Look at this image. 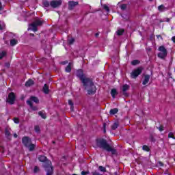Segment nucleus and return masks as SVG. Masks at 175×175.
I'll return each instance as SVG.
<instances>
[{
	"label": "nucleus",
	"mask_w": 175,
	"mask_h": 175,
	"mask_svg": "<svg viewBox=\"0 0 175 175\" xmlns=\"http://www.w3.org/2000/svg\"><path fill=\"white\" fill-rule=\"evenodd\" d=\"M34 129L36 131V132H40V127H39V126H35Z\"/></svg>",
	"instance_id": "obj_42"
},
{
	"label": "nucleus",
	"mask_w": 175,
	"mask_h": 175,
	"mask_svg": "<svg viewBox=\"0 0 175 175\" xmlns=\"http://www.w3.org/2000/svg\"><path fill=\"white\" fill-rule=\"evenodd\" d=\"M7 102L10 103V105H14V102H16V94H14V92H11L10 93H9Z\"/></svg>",
	"instance_id": "obj_8"
},
{
	"label": "nucleus",
	"mask_w": 175,
	"mask_h": 175,
	"mask_svg": "<svg viewBox=\"0 0 175 175\" xmlns=\"http://www.w3.org/2000/svg\"><path fill=\"white\" fill-rule=\"evenodd\" d=\"M163 165H164V164H163L161 161H159V166L163 167Z\"/></svg>",
	"instance_id": "obj_49"
},
{
	"label": "nucleus",
	"mask_w": 175,
	"mask_h": 175,
	"mask_svg": "<svg viewBox=\"0 0 175 175\" xmlns=\"http://www.w3.org/2000/svg\"><path fill=\"white\" fill-rule=\"evenodd\" d=\"M31 100V102H34V103H39V98H38V97L35 96H31L30 97V100Z\"/></svg>",
	"instance_id": "obj_17"
},
{
	"label": "nucleus",
	"mask_w": 175,
	"mask_h": 175,
	"mask_svg": "<svg viewBox=\"0 0 175 175\" xmlns=\"http://www.w3.org/2000/svg\"><path fill=\"white\" fill-rule=\"evenodd\" d=\"M157 129H159L160 132H163V125H160L159 127H157Z\"/></svg>",
	"instance_id": "obj_38"
},
{
	"label": "nucleus",
	"mask_w": 175,
	"mask_h": 175,
	"mask_svg": "<svg viewBox=\"0 0 175 175\" xmlns=\"http://www.w3.org/2000/svg\"><path fill=\"white\" fill-rule=\"evenodd\" d=\"M158 10L159 12H165V10H166V7L161 4L158 7Z\"/></svg>",
	"instance_id": "obj_24"
},
{
	"label": "nucleus",
	"mask_w": 175,
	"mask_h": 175,
	"mask_svg": "<svg viewBox=\"0 0 175 175\" xmlns=\"http://www.w3.org/2000/svg\"><path fill=\"white\" fill-rule=\"evenodd\" d=\"M3 10V7L2 6V2L0 1V11Z\"/></svg>",
	"instance_id": "obj_47"
},
{
	"label": "nucleus",
	"mask_w": 175,
	"mask_h": 175,
	"mask_svg": "<svg viewBox=\"0 0 175 175\" xmlns=\"http://www.w3.org/2000/svg\"><path fill=\"white\" fill-rule=\"evenodd\" d=\"M35 144L30 143V144L27 147V148H29V151H33L35 150Z\"/></svg>",
	"instance_id": "obj_23"
},
{
	"label": "nucleus",
	"mask_w": 175,
	"mask_h": 175,
	"mask_svg": "<svg viewBox=\"0 0 175 175\" xmlns=\"http://www.w3.org/2000/svg\"><path fill=\"white\" fill-rule=\"evenodd\" d=\"M96 145L99 147V148H103V150H105L108 152H111L113 155L117 152V150L107 144V140L103 139V138H100L97 139L96 140Z\"/></svg>",
	"instance_id": "obj_2"
},
{
	"label": "nucleus",
	"mask_w": 175,
	"mask_h": 175,
	"mask_svg": "<svg viewBox=\"0 0 175 175\" xmlns=\"http://www.w3.org/2000/svg\"><path fill=\"white\" fill-rule=\"evenodd\" d=\"M170 20H172V18H166L167 23H170Z\"/></svg>",
	"instance_id": "obj_48"
},
{
	"label": "nucleus",
	"mask_w": 175,
	"mask_h": 175,
	"mask_svg": "<svg viewBox=\"0 0 175 175\" xmlns=\"http://www.w3.org/2000/svg\"><path fill=\"white\" fill-rule=\"evenodd\" d=\"M117 128H118V123L114 122L113 124L111 126V129H113V131H116Z\"/></svg>",
	"instance_id": "obj_30"
},
{
	"label": "nucleus",
	"mask_w": 175,
	"mask_h": 175,
	"mask_svg": "<svg viewBox=\"0 0 175 175\" xmlns=\"http://www.w3.org/2000/svg\"><path fill=\"white\" fill-rule=\"evenodd\" d=\"M42 91L44 92V94H49V92H50V89L49 88V85H46V83H45L43 86L42 88Z\"/></svg>",
	"instance_id": "obj_15"
},
{
	"label": "nucleus",
	"mask_w": 175,
	"mask_h": 175,
	"mask_svg": "<svg viewBox=\"0 0 175 175\" xmlns=\"http://www.w3.org/2000/svg\"><path fill=\"white\" fill-rule=\"evenodd\" d=\"M157 39H162V36H161V35H157Z\"/></svg>",
	"instance_id": "obj_50"
},
{
	"label": "nucleus",
	"mask_w": 175,
	"mask_h": 175,
	"mask_svg": "<svg viewBox=\"0 0 175 175\" xmlns=\"http://www.w3.org/2000/svg\"><path fill=\"white\" fill-rule=\"evenodd\" d=\"M27 104L31 108V109L33 111H36V110H38V107H35L33 106V104L32 103V101L27 100Z\"/></svg>",
	"instance_id": "obj_13"
},
{
	"label": "nucleus",
	"mask_w": 175,
	"mask_h": 175,
	"mask_svg": "<svg viewBox=\"0 0 175 175\" xmlns=\"http://www.w3.org/2000/svg\"><path fill=\"white\" fill-rule=\"evenodd\" d=\"M118 113V109L117 108L111 109L109 111V114L111 116H114V114H117Z\"/></svg>",
	"instance_id": "obj_19"
},
{
	"label": "nucleus",
	"mask_w": 175,
	"mask_h": 175,
	"mask_svg": "<svg viewBox=\"0 0 175 175\" xmlns=\"http://www.w3.org/2000/svg\"><path fill=\"white\" fill-rule=\"evenodd\" d=\"M150 142H152V143H155V142H156V139H154V136H152V135H150Z\"/></svg>",
	"instance_id": "obj_40"
},
{
	"label": "nucleus",
	"mask_w": 175,
	"mask_h": 175,
	"mask_svg": "<svg viewBox=\"0 0 175 175\" xmlns=\"http://www.w3.org/2000/svg\"><path fill=\"white\" fill-rule=\"evenodd\" d=\"M42 25H43V21L40 19H37L30 25V27H31V29L33 32H36L38 31V27H40Z\"/></svg>",
	"instance_id": "obj_6"
},
{
	"label": "nucleus",
	"mask_w": 175,
	"mask_h": 175,
	"mask_svg": "<svg viewBox=\"0 0 175 175\" xmlns=\"http://www.w3.org/2000/svg\"><path fill=\"white\" fill-rule=\"evenodd\" d=\"M5 68H10V63H9V62L5 63Z\"/></svg>",
	"instance_id": "obj_46"
},
{
	"label": "nucleus",
	"mask_w": 175,
	"mask_h": 175,
	"mask_svg": "<svg viewBox=\"0 0 175 175\" xmlns=\"http://www.w3.org/2000/svg\"><path fill=\"white\" fill-rule=\"evenodd\" d=\"M38 115L40 117L42 118L44 120H46L47 118V116H46V113H44L43 111H40L38 112Z\"/></svg>",
	"instance_id": "obj_25"
},
{
	"label": "nucleus",
	"mask_w": 175,
	"mask_h": 175,
	"mask_svg": "<svg viewBox=\"0 0 175 175\" xmlns=\"http://www.w3.org/2000/svg\"><path fill=\"white\" fill-rule=\"evenodd\" d=\"M5 55H6V52L3 51L0 53V59H2V58H3V57H5Z\"/></svg>",
	"instance_id": "obj_34"
},
{
	"label": "nucleus",
	"mask_w": 175,
	"mask_h": 175,
	"mask_svg": "<svg viewBox=\"0 0 175 175\" xmlns=\"http://www.w3.org/2000/svg\"><path fill=\"white\" fill-rule=\"evenodd\" d=\"M38 161L40 162H44V167L46 172V175H53L54 174V167L51 166V161L47 160V157L44 155H41L38 157Z\"/></svg>",
	"instance_id": "obj_3"
},
{
	"label": "nucleus",
	"mask_w": 175,
	"mask_h": 175,
	"mask_svg": "<svg viewBox=\"0 0 175 175\" xmlns=\"http://www.w3.org/2000/svg\"><path fill=\"white\" fill-rule=\"evenodd\" d=\"M18 135L16 133H14V137H15V139H16V137H18Z\"/></svg>",
	"instance_id": "obj_54"
},
{
	"label": "nucleus",
	"mask_w": 175,
	"mask_h": 175,
	"mask_svg": "<svg viewBox=\"0 0 175 175\" xmlns=\"http://www.w3.org/2000/svg\"><path fill=\"white\" fill-rule=\"evenodd\" d=\"M22 143L23 146H25V147H28V146H29L32 143V140L31 139V138H29V137L25 136L22 138Z\"/></svg>",
	"instance_id": "obj_9"
},
{
	"label": "nucleus",
	"mask_w": 175,
	"mask_h": 175,
	"mask_svg": "<svg viewBox=\"0 0 175 175\" xmlns=\"http://www.w3.org/2000/svg\"><path fill=\"white\" fill-rule=\"evenodd\" d=\"M129 85L128 84H124L122 86V90L124 92L123 95H124V96H128V93H126V91H128V90H129Z\"/></svg>",
	"instance_id": "obj_12"
},
{
	"label": "nucleus",
	"mask_w": 175,
	"mask_h": 175,
	"mask_svg": "<svg viewBox=\"0 0 175 175\" xmlns=\"http://www.w3.org/2000/svg\"><path fill=\"white\" fill-rule=\"evenodd\" d=\"M81 175H87V174H90V171H82L81 172Z\"/></svg>",
	"instance_id": "obj_41"
},
{
	"label": "nucleus",
	"mask_w": 175,
	"mask_h": 175,
	"mask_svg": "<svg viewBox=\"0 0 175 175\" xmlns=\"http://www.w3.org/2000/svg\"><path fill=\"white\" fill-rule=\"evenodd\" d=\"M42 5L44 8H49L50 6V2L48 0L42 1Z\"/></svg>",
	"instance_id": "obj_21"
},
{
	"label": "nucleus",
	"mask_w": 175,
	"mask_h": 175,
	"mask_svg": "<svg viewBox=\"0 0 175 175\" xmlns=\"http://www.w3.org/2000/svg\"><path fill=\"white\" fill-rule=\"evenodd\" d=\"M143 72V67H138L133 70L131 73V79H137Z\"/></svg>",
	"instance_id": "obj_5"
},
{
	"label": "nucleus",
	"mask_w": 175,
	"mask_h": 175,
	"mask_svg": "<svg viewBox=\"0 0 175 175\" xmlns=\"http://www.w3.org/2000/svg\"><path fill=\"white\" fill-rule=\"evenodd\" d=\"M77 5H79V1H68V10H72V9H75V8L77 6Z\"/></svg>",
	"instance_id": "obj_11"
},
{
	"label": "nucleus",
	"mask_w": 175,
	"mask_h": 175,
	"mask_svg": "<svg viewBox=\"0 0 175 175\" xmlns=\"http://www.w3.org/2000/svg\"><path fill=\"white\" fill-rule=\"evenodd\" d=\"M118 94V92H117L116 89H112L111 90V95L112 98H116V95H117Z\"/></svg>",
	"instance_id": "obj_22"
},
{
	"label": "nucleus",
	"mask_w": 175,
	"mask_h": 175,
	"mask_svg": "<svg viewBox=\"0 0 175 175\" xmlns=\"http://www.w3.org/2000/svg\"><path fill=\"white\" fill-rule=\"evenodd\" d=\"M92 175H102L100 174L99 172H98L97 171H94L92 172Z\"/></svg>",
	"instance_id": "obj_45"
},
{
	"label": "nucleus",
	"mask_w": 175,
	"mask_h": 175,
	"mask_svg": "<svg viewBox=\"0 0 175 175\" xmlns=\"http://www.w3.org/2000/svg\"><path fill=\"white\" fill-rule=\"evenodd\" d=\"M40 170L39 169V167L35 166L33 169V173L36 174L38 173Z\"/></svg>",
	"instance_id": "obj_35"
},
{
	"label": "nucleus",
	"mask_w": 175,
	"mask_h": 175,
	"mask_svg": "<svg viewBox=\"0 0 175 175\" xmlns=\"http://www.w3.org/2000/svg\"><path fill=\"white\" fill-rule=\"evenodd\" d=\"M139 64H140V61L135 59V60H133L131 62V65H133V66H136V65H139Z\"/></svg>",
	"instance_id": "obj_28"
},
{
	"label": "nucleus",
	"mask_w": 175,
	"mask_h": 175,
	"mask_svg": "<svg viewBox=\"0 0 175 175\" xmlns=\"http://www.w3.org/2000/svg\"><path fill=\"white\" fill-rule=\"evenodd\" d=\"M120 9L122 10H125V9H126V4H122L120 6Z\"/></svg>",
	"instance_id": "obj_39"
},
{
	"label": "nucleus",
	"mask_w": 175,
	"mask_h": 175,
	"mask_svg": "<svg viewBox=\"0 0 175 175\" xmlns=\"http://www.w3.org/2000/svg\"><path fill=\"white\" fill-rule=\"evenodd\" d=\"M103 133H106V123L103 124Z\"/></svg>",
	"instance_id": "obj_44"
},
{
	"label": "nucleus",
	"mask_w": 175,
	"mask_h": 175,
	"mask_svg": "<svg viewBox=\"0 0 175 175\" xmlns=\"http://www.w3.org/2000/svg\"><path fill=\"white\" fill-rule=\"evenodd\" d=\"M74 109H75L74 105H72V107L70 106V110H71V111H73Z\"/></svg>",
	"instance_id": "obj_52"
},
{
	"label": "nucleus",
	"mask_w": 175,
	"mask_h": 175,
	"mask_svg": "<svg viewBox=\"0 0 175 175\" xmlns=\"http://www.w3.org/2000/svg\"><path fill=\"white\" fill-rule=\"evenodd\" d=\"M149 1H152V0H149Z\"/></svg>",
	"instance_id": "obj_58"
},
{
	"label": "nucleus",
	"mask_w": 175,
	"mask_h": 175,
	"mask_svg": "<svg viewBox=\"0 0 175 175\" xmlns=\"http://www.w3.org/2000/svg\"><path fill=\"white\" fill-rule=\"evenodd\" d=\"M159 51H160V53L157 54L158 58H160L161 59H165V58L167 57V50L166 48H165V46H160L159 47Z\"/></svg>",
	"instance_id": "obj_4"
},
{
	"label": "nucleus",
	"mask_w": 175,
	"mask_h": 175,
	"mask_svg": "<svg viewBox=\"0 0 175 175\" xmlns=\"http://www.w3.org/2000/svg\"><path fill=\"white\" fill-rule=\"evenodd\" d=\"M124 32H125V29H118V30L116 31V33H117V36H121L124 35Z\"/></svg>",
	"instance_id": "obj_20"
},
{
	"label": "nucleus",
	"mask_w": 175,
	"mask_h": 175,
	"mask_svg": "<svg viewBox=\"0 0 175 175\" xmlns=\"http://www.w3.org/2000/svg\"><path fill=\"white\" fill-rule=\"evenodd\" d=\"M69 44H73L75 43V38H72L71 39L68 40Z\"/></svg>",
	"instance_id": "obj_37"
},
{
	"label": "nucleus",
	"mask_w": 175,
	"mask_h": 175,
	"mask_svg": "<svg viewBox=\"0 0 175 175\" xmlns=\"http://www.w3.org/2000/svg\"><path fill=\"white\" fill-rule=\"evenodd\" d=\"M172 42H173L174 43H175V36H173V37L172 38Z\"/></svg>",
	"instance_id": "obj_51"
},
{
	"label": "nucleus",
	"mask_w": 175,
	"mask_h": 175,
	"mask_svg": "<svg viewBox=\"0 0 175 175\" xmlns=\"http://www.w3.org/2000/svg\"><path fill=\"white\" fill-rule=\"evenodd\" d=\"M168 138L175 140L174 133H173V132H170L168 134Z\"/></svg>",
	"instance_id": "obj_31"
},
{
	"label": "nucleus",
	"mask_w": 175,
	"mask_h": 175,
	"mask_svg": "<svg viewBox=\"0 0 175 175\" xmlns=\"http://www.w3.org/2000/svg\"><path fill=\"white\" fill-rule=\"evenodd\" d=\"M65 71L67 72V73H70V72H72V63L70 62V64H68L65 68Z\"/></svg>",
	"instance_id": "obj_18"
},
{
	"label": "nucleus",
	"mask_w": 175,
	"mask_h": 175,
	"mask_svg": "<svg viewBox=\"0 0 175 175\" xmlns=\"http://www.w3.org/2000/svg\"><path fill=\"white\" fill-rule=\"evenodd\" d=\"M62 5V0H52L50 1V6L53 8V9H57V8H59Z\"/></svg>",
	"instance_id": "obj_7"
},
{
	"label": "nucleus",
	"mask_w": 175,
	"mask_h": 175,
	"mask_svg": "<svg viewBox=\"0 0 175 175\" xmlns=\"http://www.w3.org/2000/svg\"><path fill=\"white\" fill-rule=\"evenodd\" d=\"M66 64H68V61L62 62V64H63V65H65Z\"/></svg>",
	"instance_id": "obj_53"
},
{
	"label": "nucleus",
	"mask_w": 175,
	"mask_h": 175,
	"mask_svg": "<svg viewBox=\"0 0 175 175\" xmlns=\"http://www.w3.org/2000/svg\"><path fill=\"white\" fill-rule=\"evenodd\" d=\"M13 121L15 124H20V120L18 118H14Z\"/></svg>",
	"instance_id": "obj_36"
},
{
	"label": "nucleus",
	"mask_w": 175,
	"mask_h": 175,
	"mask_svg": "<svg viewBox=\"0 0 175 175\" xmlns=\"http://www.w3.org/2000/svg\"><path fill=\"white\" fill-rule=\"evenodd\" d=\"M98 169H99L100 172H103V173H106V167H105L102 165H100L98 167Z\"/></svg>",
	"instance_id": "obj_32"
},
{
	"label": "nucleus",
	"mask_w": 175,
	"mask_h": 175,
	"mask_svg": "<svg viewBox=\"0 0 175 175\" xmlns=\"http://www.w3.org/2000/svg\"><path fill=\"white\" fill-rule=\"evenodd\" d=\"M52 143H53V144H55V141H53Z\"/></svg>",
	"instance_id": "obj_57"
},
{
	"label": "nucleus",
	"mask_w": 175,
	"mask_h": 175,
	"mask_svg": "<svg viewBox=\"0 0 175 175\" xmlns=\"http://www.w3.org/2000/svg\"><path fill=\"white\" fill-rule=\"evenodd\" d=\"M11 133L10 131H9V129H5V137H7V139H9V137L10 136Z\"/></svg>",
	"instance_id": "obj_27"
},
{
	"label": "nucleus",
	"mask_w": 175,
	"mask_h": 175,
	"mask_svg": "<svg viewBox=\"0 0 175 175\" xmlns=\"http://www.w3.org/2000/svg\"><path fill=\"white\" fill-rule=\"evenodd\" d=\"M35 84V82L32 79H29L27 81L25 82V87H31V85H33Z\"/></svg>",
	"instance_id": "obj_16"
},
{
	"label": "nucleus",
	"mask_w": 175,
	"mask_h": 175,
	"mask_svg": "<svg viewBox=\"0 0 175 175\" xmlns=\"http://www.w3.org/2000/svg\"><path fill=\"white\" fill-rule=\"evenodd\" d=\"M103 9H104V10H106V12H110V8H109V6H107L106 4L103 5Z\"/></svg>",
	"instance_id": "obj_33"
},
{
	"label": "nucleus",
	"mask_w": 175,
	"mask_h": 175,
	"mask_svg": "<svg viewBox=\"0 0 175 175\" xmlns=\"http://www.w3.org/2000/svg\"><path fill=\"white\" fill-rule=\"evenodd\" d=\"M0 29H1V30L3 29L2 25H0Z\"/></svg>",
	"instance_id": "obj_56"
},
{
	"label": "nucleus",
	"mask_w": 175,
	"mask_h": 175,
	"mask_svg": "<svg viewBox=\"0 0 175 175\" xmlns=\"http://www.w3.org/2000/svg\"><path fill=\"white\" fill-rule=\"evenodd\" d=\"M68 105L71 106V107H73L74 106L73 101L72 100H68Z\"/></svg>",
	"instance_id": "obj_43"
},
{
	"label": "nucleus",
	"mask_w": 175,
	"mask_h": 175,
	"mask_svg": "<svg viewBox=\"0 0 175 175\" xmlns=\"http://www.w3.org/2000/svg\"><path fill=\"white\" fill-rule=\"evenodd\" d=\"M76 76L81 81L86 77L85 75H84V71L83 69H78L76 72Z\"/></svg>",
	"instance_id": "obj_10"
},
{
	"label": "nucleus",
	"mask_w": 175,
	"mask_h": 175,
	"mask_svg": "<svg viewBox=\"0 0 175 175\" xmlns=\"http://www.w3.org/2000/svg\"><path fill=\"white\" fill-rule=\"evenodd\" d=\"M142 150H143V151H146V152H150L151 149H150V147H148V146L144 145L142 146Z\"/></svg>",
	"instance_id": "obj_26"
},
{
	"label": "nucleus",
	"mask_w": 175,
	"mask_h": 175,
	"mask_svg": "<svg viewBox=\"0 0 175 175\" xmlns=\"http://www.w3.org/2000/svg\"><path fill=\"white\" fill-rule=\"evenodd\" d=\"M150 81V75H145L142 85H146Z\"/></svg>",
	"instance_id": "obj_14"
},
{
	"label": "nucleus",
	"mask_w": 175,
	"mask_h": 175,
	"mask_svg": "<svg viewBox=\"0 0 175 175\" xmlns=\"http://www.w3.org/2000/svg\"><path fill=\"white\" fill-rule=\"evenodd\" d=\"M17 40H16V39H12L11 40H10V46H16V44H17Z\"/></svg>",
	"instance_id": "obj_29"
},
{
	"label": "nucleus",
	"mask_w": 175,
	"mask_h": 175,
	"mask_svg": "<svg viewBox=\"0 0 175 175\" xmlns=\"http://www.w3.org/2000/svg\"><path fill=\"white\" fill-rule=\"evenodd\" d=\"M95 36H96V38H98V36H99V33H96Z\"/></svg>",
	"instance_id": "obj_55"
},
{
	"label": "nucleus",
	"mask_w": 175,
	"mask_h": 175,
	"mask_svg": "<svg viewBox=\"0 0 175 175\" xmlns=\"http://www.w3.org/2000/svg\"><path fill=\"white\" fill-rule=\"evenodd\" d=\"M81 83L85 88V90H88V95H94L96 92V86L94 84L92 79L85 77V79H82Z\"/></svg>",
	"instance_id": "obj_1"
}]
</instances>
